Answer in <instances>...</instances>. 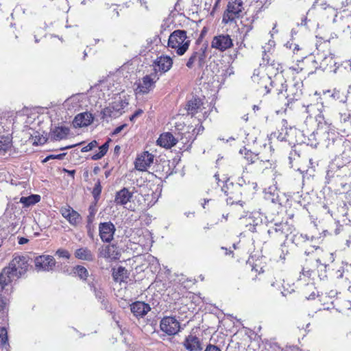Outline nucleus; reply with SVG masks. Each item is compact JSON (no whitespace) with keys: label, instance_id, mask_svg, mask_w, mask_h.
<instances>
[{"label":"nucleus","instance_id":"64","mask_svg":"<svg viewBox=\"0 0 351 351\" xmlns=\"http://www.w3.org/2000/svg\"><path fill=\"white\" fill-rule=\"evenodd\" d=\"M138 1H139L141 3V5H144L145 9H148V7L147 5V1L146 0H137Z\"/></svg>","mask_w":351,"mask_h":351},{"label":"nucleus","instance_id":"42","mask_svg":"<svg viewBox=\"0 0 351 351\" xmlns=\"http://www.w3.org/2000/svg\"><path fill=\"white\" fill-rule=\"evenodd\" d=\"M193 134H194L193 133L191 134L190 132H187V133H185L183 136H182L181 141H182V143L187 144L188 143H189V141H191L189 145H187L186 149H189V147H191L192 143L195 140V137L193 136Z\"/></svg>","mask_w":351,"mask_h":351},{"label":"nucleus","instance_id":"27","mask_svg":"<svg viewBox=\"0 0 351 351\" xmlns=\"http://www.w3.org/2000/svg\"><path fill=\"white\" fill-rule=\"evenodd\" d=\"M75 256L78 259L86 261H93L94 260V254L87 247H80L76 250Z\"/></svg>","mask_w":351,"mask_h":351},{"label":"nucleus","instance_id":"56","mask_svg":"<svg viewBox=\"0 0 351 351\" xmlns=\"http://www.w3.org/2000/svg\"><path fill=\"white\" fill-rule=\"evenodd\" d=\"M318 295H318V291H312V293H311L308 296H306V298L307 300H314V299H315V298H316L317 296H318Z\"/></svg>","mask_w":351,"mask_h":351},{"label":"nucleus","instance_id":"63","mask_svg":"<svg viewBox=\"0 0 351 351\" xmlns=\"http://www.w3.org/2000/svg\"><path fill=\"white\" fill-rule=\"evenodd\" d=\"M291 45H292V44ZM293 47L292 49H293V53H295V51H298L300 50V47L298 45L293 44ZM290 48H291V46H290Z\"/></svg>","mask_w":351,"mask_h":351},{"label":"nucleus","instance_id":"52","mask_svg":"<svg viewBox=\"0 0 351 351\" xmlns=\"http://www.w3.org/2000/svg\"><path fill=\"white\" fill-rule=\"evenodd\" d=\"M341 121L343 123H351L350 114H341Z\"/></svg>","mask_w":351,"mask_h":351},{"label":"nucleus","instance_id":"19","mask_svg":"<svg viewBox=\"0 0 351 351\" xmlns=\"http://www.w3.org/2000/svg\"><path fill=\"white\" fill-rule=\"evenodd\" d=\"M94 117L90 112H85L77 114L73 120V125L75 128H82L90 125Z\"/></svg>","mask_w":351,"mask_h":351},{"label":"nucleus","instance_id":"7","mask_svg":"<svg viewBox=\"0 0 351 351\" xmlns=\"http://www.w3.org/2000/svg\"><path fill=\"white\" fill-rule=\"evenodd\" d=\"M243 184H245V180L241 178L239 179L235 187L238 188V191H239V189L243 185ZM234 187V184L232 182H230L229 179L226 181L225 184L221 187V191H223L227 196H228L226 199L227 204L230 205L234 204H239L242 206V202L240 199V195L241 193L240 191H239L234 194V193L230 190L231 188Z\"/></svg>","mask_w":351,"mask_h":351},{"label":"nucleus","instance_id":"4","mask_svg":"<svg viewBox=\"0 0 351 351\" xmlns=\"http://www.w3.org/2000/svg\"><path fill=\"white\" fill-rule=\"evenodd\" d=\"M128 105V102L121 97L114 98L110 105L101 111V119L107 120L108 118H117L123 112V109Z\"/></svg>","mask_w":351,"mask_h":351},{"label":"nucleus","instance_id":"53","mask_svg":"<svg viewBox=\"0 0 351 351\" xmlns=\"http://www.w3.org/2000/svg\"><path fill=\"white\" fill-rule=\"evenodd\" d=\"M204 351H221V350L217 346L209 344L206 346Z\"/></svg>","mask_w":351,"mask_h":351},{"label":"nucleus","instance_id":"58","mask_svg":"<svg viewBox=\"0 0 351 351\" xmlns=\"http://www.w3.org/2000/svg\"><path fill=\"white\" fill-rule=\"evenodd\" d=\"M316 262H317V267L318 269H322V267H324V269L326 268L327 267V265L326 263H322L320 261V259H317L316 260Z\"/></svg>","mask_w":351,"mask_h":351},{"label":"nucleus","instance_id":"37","mask_svg":"<svg viewBox=\"0 0 351 351\" xmlns=\"http://www.w3.org/2000/svg\"><path fill=\"white\" fill-rule=\"evenodd\" d=\"M101 189H102V187H101V182L98 179L97 180L96 183L95 184V186H94L93 189L92 191V195H93V197L94 200H95V204H97V202L99 199L100 195H101Z\"/></svg>","mask_w":351,"mask_h":351},{"label":"nucleus","instance_id":"32","mask_svg":"<svg viewBox=\"0 0 351 351\" xmlns=\"http://www.w3.org/2000/svg\"><path fill=\"white\" fill-rule=\"evenodd\" d=\"M31 139L34 145L38 146L44 145L47 141V134L44 135L40 134V132L37 131L34 132V133L31 134Z\"/></svg>","mask_w":351,"mask_h":351},{"label":"nucleus","instance_id":"28","mask_svg":"<svg viewBox=\"0 0 351 351\" xmlns=\"http://www.w3.org/2000/svg\"><path fill=\"white\" fill-rule=\"evenodd\" d=\"M267 233L269 235L270 237L274 238V239H280V238H285L283 230L281 228V224L280 223H274V226L272 227H270L268 230Z\"/></svg>","mask_w":351,"mask_h":351},{"label":"nucleus","instance_id":"45","mask_svg":"<svg viewBox=\"0 0 351 351\" xmlns=\"http://www.w3.org/2000/svg\"><path fill=\"white\" fill-rule=\"evenodd\" d=\"M66 153H62L59 154H50L43 159V162H47L51 159L62 160L66 156Z\"/></svg>","mask_w":351,"mask_h":351},{"label":"nucleus","instance_id":"34","mask_svg":"<svg viewBox=\"0 0 351 351\" xmlns=\"http://www.w3.org/2000/svg\"><path fill=\"white\" fill-rule=\"evenodd\" d=\"M289 93L287 95L288 101H293L300 99L302 95V90L297 88L296 85H293L289 90Z\"/></svg>","mask_w":351,"mask_h":351},{"label":"nucleus","instance_id":"25","mask_svg":"<svg viewBox=\"0 0 351 351\" xmlns=\"http://www.w3.org/2000/svg\"><path fill=\"white\" fill-rule=\"evenodd\" d=\"M184 346L189 351H200L202 349L199 339L193 335H189L186 338Z\"/></svg>","mask_w":351,"mask_h":351},{"label":"nucleus","instance_id":"48","mask_svg":"<svg viewBox=\"0 0 351 351\" xmlns=\"http://www.w3.org/2000/svg\"><path fill=\"white\" fill-rule=\"evenodd\" d=\"M56 255L58 256L60 258H64L66 259H69L71 256V254L69 252V251L62 248H60L56 251Z\"/></svg>","mask_w":351,"mask_h":351},{"label":"nucleus","instance_id":"54","mask_svg":"<svg viewBox=\"0 0 351 351\" xmlns=\"http://www.w3.org/2000/svg\"><path fill=\"white\" fill-rule=\"evenodd\" d=\"M327 135H328V137H327V139L326 140V141H328V142L326 143V146L329 147L330 145H332L335 143V138H334L333 136L330 137V133H328Z\"/></svg>","mask_w":351,"mask_h":351},{"label":"nucleus","instance_id":"13","mask_svg":"<svg viewBox=\"0 0 351 351\" xmlns=\"http://www.w3.org/2000/svg\"><path fill=\"white\" fill-rule=\"evenodd\" d=\"M154 156L147 151L142 152L136 157L134 165L135 168L141 171H145L153 164Z\"/></svg>","mask_w":351,"mask_h":351},{"label":"nucleus","instance_id":"29","mask_svg":"<svg viewBox=\"0 0 351 351\" xmlns=\"http://www.w3.org/2000/svg\"><path fill=\"white\" fill-rule=\"evenodd\" d=\"M112 277L116 282H124L128 278V270L123 267H119L112 273Z\"/></svg>","mask_w":351,"mask_h":351},{"label":"nucleus","instance_id":"16","mask_svg":"<svg viewBox=\"0 0 351 351\" xmlns=\"http://www.w3.org/2000/svg\"><path fill=\"white\" fill-rule=\"evenodd\" d=\"M205 59L206 48L199 47L192 53V54L191 55L188 61L186 63V66L189 69H191L193 68L194 64L197 62L198 66L199 68H202L204 66L205 64Z\"/></svg>","mask_w":351,"mask_h":351},{"label":"nucleus","instance_id":"24","mask_svg":"<svg viewBox=\"0 0 351 351\" xmlns=\"http://www.w3.org/2000/svg\"><path fill=\"white\" fill-rule=\"evenodd\" d=\"M69 131V128L65 126L55 127L51 130L50 137L51 140L60 141L66 138Z\"/></svg>","mask_w":351,"mask_h":351},{"label":"nucleus","instance_id":"57","mask_svg":"<svg viewBox=\"0 0 351 351\" xmlns=\"http://www.w3.org/2000/svg\"><path fill=\"white\" fill-rule=\"evenodd\" d=\"M80 97V95H73L72 97H71L69 99V101H71V103H77L79 102V97Z\"/></svg>","mask_w":351,"mask_h":351},{"label":"nucleus","instance_id":"14","mask_svg":"<svg viewBox=\"0 0 351 351\" xmlns=\"http://www.w3.org/2000/svg\"><path fill=\"white\" fill-rule=\"evenodd\" d=\"M232 40L228 34L215 36L211 42V47L220 51H224L232 47Z\"/></svg>","mask_w":351,"mask_h":351},{"label":"nucleus","instance_id":"23","mask_svg":"<svg viewBox=\"0 0 351 351\" xmlns=\"http://www.w3.org/2000/svg\"><path fill=\"white\" fill-rule=\"evenodd\" d=\"M265 198L276 205H282V199L280 197L279 191L275 186H269L265 192Z\"/></svg>","mask_w":351,"mask_h":351},{"label":"nucleus","instance_id":"44","mask_svg":"<svg viewBox=\"0 0 351 351\" xmlns=\"http://www.w3.org/2000/svg\"><path fill=\"white\" fill-rule=\"evenodd\" d=\"M97 146H98L97 141L95 140H93L91 142H90L88 144H87L86 146L83 147L81 149V152H87L92 150L93 149H94L95 147H96Z\"/></svg>","mask_w":351,"mask_h":351},{"label":"nucleus","instance_id":"20","mask_svg":"<svg viewBox=\"0 0 351 351\" xmlns=\"http://www.w3.org/2000/svg\"><path fill=\"white\" fill-rule=\"evenodd\" d=\"M134 191H130L128 189L123 187L116 193L114 202L117 205L123 206L130 202L133 197Z\"/></svg>","mask_w":351,"mask_h":351},{"label":"nucleus","instance_id":"47","mask_svg":"<svg viewBox=\"0 0 351 351\" xmlns=\"http://www.w3.org/2000/svg\"><path fill=\"white\" fill-rule=\"evenodd\" d=\"M245 158L250 163H254L258 159V156L250 151H247L245 153Z\"/></svg>","mask_w":351,"mask_h":351},{"label":"nucleus","instance_id":"9","mask_svg":"<svg viewBox=\"0 0 351 351\" xmlns=\"http://www.w3.org/2000/svg\"><path fill=\"white\" fill-rule=\"evenodd\" d=\"M35 268L38 271H50L56 266V261L52 256L40 255L34 258Z\"/></svg>","mask_w":351,"mask_h":351},{"label":"nucleus","instance_id":"10","mask_svg":"<svg viewBox=\"0 0 351 351\" xmlns=\"http://www.w3.org/2000/svg\"><path fill=\"white\" fill-rule=\"evenodd\" d=\"M159 77L156 73H153L144 76L138 84L136 91L138 93L147 94L154 89L155 84Z\"/></svg>","mask_w":351,"mask_h":351},{"label":"nucleus","instance_id":"3","mask_svg":"<svg viewBox=\"0 0 351 351\" xmlns=\"http://www.w3.org/2000/svg\"><path fill=\"white\" fill-rule=\"evenodd\" d=\"M306 60L312 63L315 70L324 71L332 69L336 64L332 54L329 51H320L319 48L315 55L309 56Z\"/></svg>","mask_w":351,"mask_h":351},{"label":"nucleus","instance_id":"50","mask_svg":"<svg viewBox=\"0 0 351 351\" xmlns=\"http://www.w3.org/2000/svg\"><path fill=\"white\" fill-rule=\"evenodd\" d=\"M143 111L141 109L136 110L130 117V121L132 122H134L135 119L138 117L143 114Z\"/></svg>","mask_w":351,"mask_h":351},{"label":"nucleus","instance_id":"62","mask_svg":"<svg viewBox=\"0 0 351 351\" xmlns=\"http://www.w3.org/2000/svg\"><path fill=\"white\" fill-rule=\"evenodd\" d=\"M160 41V38L158 35H156L153 39L150 41V43H156V44Z\"/></svg>","mask_w":351,"mask_h":351},{"label":"nucleus","instance_id":"39","mask_svg":"<svg viewBox=\"0 0 351 351\" xmlns=\"http://www.w3.org/2000/svg\"><path fill=\"white\" fill-rule=\"evenodd\" d=\"M281 228L283 230L284 237L287 238L288 236L292 234L293 231L295 230L294 226L289 223L288 221L280 222Z\"/></svg>","mask_w":351,"mask_h":351},{"label":"nucleus","instance_id":"21","mask_svg":"<svg viewBox=\"0 0 351 351\" xmlns=\"http://www.w3.org/2000/svg\"><path fill=\"white\" fill-rule=\"evenodd\" d=\"M156 142L160 147L171 148L176 145L178 141L171 133L165 132L160 135Z\"/></svg>","mask_w":351,"mask_h":351},{"label":"nucleus","instance_id":"59","mask_svg":"<svg viewBox=\"0 0 351 351\" xmlns=\"http://www.w3.org/2000/svg\"><path fill=\"white\" fill-rule=\"evenodd\" d=\"M63 171L67 173V174L69 176H70L71 177L74 178V176H75V170H74V169L69 170V169H63Z\"/></svg>","mask_w":351,"mask_h":351},{"label":"nucleus","instance_id":"12","mask_svg":"<svg viewBox=\"0 0 351 351\" xmlns=\"http://www.w3.org/2000/svg\"><path fill=\"white\" fill-rule=\"evenodd\" d=\"M115 231L116 228L111 221L101 222L99 224V237L104 243H110L113 240Z\"/></svg>","mask_w":351,"mask_h":351},{"label":"nucleus","instance_id":"11","mask_svg":"<svg viewBox=\"0 0 351 351\" xmlns=\"http://www.w3.org/2000/svg\"><path fill=\"white\" fill-rule=\"evenodd\" d=\"M60 212L62 216L66 219L72 226H77L82 221V217L80 214L69 206H63Z\"/></svg>","mask_w":351,"mask_h":351},{"label":"nucleus","instance_id":"60","mask_svg":"<svg viewBox=\"0 0 351 351\" xmlns=\"http://www.w3.org/2000/svg\"><path fill=\"white\" fill-rule=\"evenodd\" d=\"M28 242V239L25 237H21L19 239V243L20 245L25 244Z\"/></svg>","mask_w":351,"mask_h":351},{"label":"nucleus","instance_id":"8","mask_svg":"<svg viewBox=\"0 0 351 351\" xmlns=\"http://www.w3.org/2000/svg\"><path fill=\"white\" fill-rule=\"evenodd\" d=\"M160 330L169 336L178 334L180 330V324L175 317H164L160 322Z\"/></svg>","mask_w":351,"mask_h":351},{"label":"nucleus","instance_id":"30","mask_svg":"<svg viewBox=\"0 0 351 351\" xmlns=\"http://www.w3.org/2000/svg\"><path fill=\"white\" fill-rule=\"evenodd\" d=\"M40 201V196L36 194L31 195L27 197H21L20 199V202L26 207L34 205Z\"/></svg>","mask_w":351,"mask_h":351},{"label":"nucleus","instance_id":"17","mask_svg":"<svg viewBox=\"0 0 351 351\" xmlns=\"http://www.w3.org/2000/svg\"><path fill=\"white\" fill-rule=\"evenodd\" d=\"M88 286L90 290L94 293L95 298L97 299L102 306V308L108 311L110 310L108 305V301L106 298V294L104 289L100 285L94 283L93 282H88Z\"/></svg>","mask_w":351,"mask_h":351},{"label":"nucleus","instance_id":"43","mask_svg":"<svg viewBox=\"0 0 351 351\" xmlns=\"http://www.w3.org/2000/svg\"><path fill=\"white\" fill-rule=\"evenodd\" d=\"M10 146L11 143L8 139L4 141H0V154H4Z\"/></svg>","mask_w":351,"mask_h":351},{"label":"nucleus","instance_id":"5","mask_svg":"<svg viewBox=\"0 0 351 351\" xmlns=\"http://www.w3.org/2000/svg\"><path fill=\"white\" fill-rule=\"evenodd\" d=\"M0 280V322L1 324H3L7 322V313L10 304V295L12 291V285L1 283Z\"/></svg>","mask_w":351,"mask_h":351},{"label":"nucleus","instance_id":"61","mask_svg":"<svg viewBox=\"0 0 351 351\" xmlns=\"http://www.w3.org/2000/svg\"><path fill=\"white\" fill-rule=\"evenodd\" d=\"M307 17L304 16L302 19L301 23L298 25L306 26L307 25Z\"/></svg>","mask_w":351,"mask_h":351},{"label":"nucleus","instance_id":"51","mask_svg":"<svg viewBox=\"0 0 351 351\" xmlns=\"http://www.w3.org/2000/svg\"><path fill=\"white\" fill-rule=\"evenodd\" d=\"M125 127H127V124L124 123L122 124L118 127H117L111 133V136H115L117 135L119 133H120Z\"/></svg>","mask_w":351,"mask_h":351},{"label":"nucleus","instance_id":"33","mask_svg":"<svg viewBox=\"0 0 351 351\" xmlns=\"http://www.w3.org/2000/svg\"><path fill=\"white\" fill-rule=\"evenodd\" d=\"M73 274L78 276L81 280H86L88 276V271L86 267L77 265L73 268Z\"/></svg>","mask_w":351,"mask_h":351},{"label":"nucleus","instance_id":"46","mask_svg":"<svg viewBox=\"0 0 351 351\" xmlns=\"http://www.w3.org/2000/svg\"><path fill=\"white\" fill-rule=\"evenodd\" d=\"M351 149H346L341 154V158L345 164L349 163L351 161Z\"/></svg>","mask_w":351,"mask_h":351},{"label":"nucleus","instance_id":"40","mask_svg":"<svg viewBox=\"0 0 351 351\" xmlns=\"http://www.w3.org/2000/svg\"><path fill=\"white\" fill-rule=\"evenodd\" d=\"M252 222H255V219L253 217H247L245 218V227L247 230L251 232H255L257 231L258 223L256 224L252 223Z\"/></svg>","mask_w":351,"mask_h":351},{"label":"nucleus","instance_id":"38","mask_svg":"<svg viewBox=\"0 0 351 351\" xmlns=\"http://www.w3.org/2000/svg\"><path fill=\"white\" fill-rule=\"evenodd\" d=\"M96 208L95 205H90L88 208V215L87 216V225L86 228L90 230L91 228V225L94 221L95 215L96 214Z\"/></svg>","mask_w":351,"mask_h":351},{"label":"nucleus","instance_id":"1","mask_svg":"<svg viewBox=\"0 0 351 351\" xmlns=\"http://www.w3.org/2000/svg\"><path fill=\"white\" fill-rule=\"evenodd\" d=\"M32 259L28 255L14 256L0 273L1 283L12 285V282L23 277L30 266Z\"/></svg>","mask_w":351,"mask_h":351},{"label":"nucleus","instance_id":"18","mask_svg":"<svg viewBox=\"0 0 351 351\" xmlns=\"http://www.w3.org/2000/svg\"><path fill=\"white\" fill-rule=\"evenodd\" d=\"M130 309L135 317H143L151 310V307L145 302L137 301L131 304Z\"/></svg>","mask_w":351,"mask_h":351},{"label":"nucleus","instance_id":"55","mask_svg":"<svg viewBox=\"0 0 351 351\" xmlns=\"http://www.w3.org/2000/svg\"><path fill=\"white\" fill-rule=\"evenodd\" d=\"M281 247H282V253L280 255V258L281 260H285V256H286L287 254L288 253V250H285L286 252H285V250H284V247H285V242L281 245Z\"/></svg>","mask_w":351,"mask_h":351},{"label":"nucleus","instance_id":"6","mask_svg":"<svg viewBox=\"0 0 351 351\" xmlns=\"http://www.w3.org/2000/svg\"><path fill=\"white\" fill-rule=\"evenodd\" d=\"M243 5L242 0H230L228 3L226 10L223 13L222 23L228 24L233 22L235 19L239 18L243 10Z\"/></svg>","mask_w":351,"mask_h":351},{"label":"nucleus","instance_id":"41","mask_svg":"<svg viewBox=\"0 0 351 351\" xmlns=\"http://www.w3.org/2000/svg\"><path fill=\"white\" fill-rule=\"evenodd\" d=\"M326 95H328L329 97H332L335 100H338L340 102H344L345 100L343 99V95L339 90L336 89L333 90L332 93L330 90H328L325 93Z\"/></svg>","mask_w":351,"mask_h":351},{"label":"nucleus","instance_id":"26","mask_svg":"<svg viewBox=\"0 0 351 351\" xmlns=\"http://www.w3.org/2000/svg\"><path fill=\"white\" fill-rule=\"evenodd\" d=\"M287 121L285 119L282 120V125L285 127V132L284 129H281V132H278V133H274L273 135L277 138V139L280 141H289L287 139L289 133H295L297 132L296 128H290L288 130L287 128Z\"/></svg>","mask_w":351,"mask_h":351},{"label":"nucleus","instance_id":"31","mask_svg":"<svg viewBox=\"0 0 351 351\" xmlns=\"http://www.w3.org/2000/svg\"><path fill=\"white\" fill-rule=\"evenodd\" d=\"M110 141H111V139L108 138L106 141V142H105L102 145L99 147V152H97V153L93 154L90 157V158L93 160H97L101 159L102 157H104L106 154V153L108 150L109 143Z\"/></svg>","mask_w":351,"mask_h":351},{"label":"nucleus","instance_id":"2","mask_svg":"<svg viewBox=\"0 0 351 351\" xmlns=\"http://www.w3.org/2000/svg\"><path fill=\"white\" fill-rule=\"evenodd\" d=\"M186 34V30L176 29L169 37L168 47L176 49L178 56L184 55L189 49L191 40Z\"/></svg>","mask_w":351,"mask_h":351},{"label":"nucleus","instance_id":"36","mask_svg":"<svg viewBox=\"0 0 351 351\" xmlns=\"http://www.w3.org/2000/svg\"><path fill=\"white\" fill-rule=\"evenodd\" d=\"M0 342L1 346L4 347L6 350L10 347L8 343V331L5 326L0 327Z\"/></svg>","mask_w":351,"mask_h":351},{"label":"nucleus","instance_id":"35","mask_svg":"<svg viewBox=\"0 0 351 351\" xmlns=\"http://www.w3.org/2000/svg\"><path fill=\"white\" fill-rule=\"evenodd\" d=\"M291 240L293 243L297 246H299L301 245L303 243L307 241L308 240V237L306 234L298 232L293 234Z\"/></svg>","mask_w":351,"mask_h":351},{"label":"nucleus","instance_id":"49","mask_svg":"<svg viewBox=\"0 0 351 351\" xmlns=\"http://www.w3.org/2000/svg\"><path fill=\"white\" fill-rule=\"evenodd\" d=\"M99 256L104 258H109L110 257V247L105 246L101 249H99Z\"/></svg>","mask_w":351,"mask_h":351},{"label":"nucleus","instance_id":"15","mask_svg":"<svg viewBox=\"0 0 351 351\" xmlns=\"http://www.w3.org/2000/svg\"><path fill=\"white\" fill-rule=\"evenodd\" d=\"M173 65V60L169 56L162 55L158 57L153 62L155 72L163 74L169 71Z\"/></svg>","mask_w":351,"mask_h":351},{"label":"nucleus","instance_id":"22","mask_svg":"<svg viewBox=\"0 0 351 351\" xmlns=\"http://www.w3.org/2000/svg\"><path fill=\"white\" fill-rule=\"evenodd\" d=\"M202 104L203 103L201 99L197 97H193L187 101L185 108L187 110L189 114L193 116L198 112Z\"/></svg>","mask_w":351,"mask_h":351}]
</instances>
